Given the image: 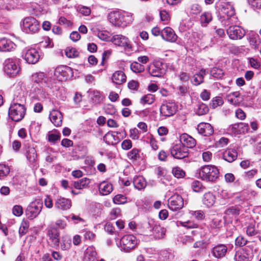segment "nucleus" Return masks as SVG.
Listing matches in <instances>:
<instances>
[{"mask_svg":"<svg viewBox=\"0 0 261 261\" xmlns=\"http://www.w3.org/2000/svg\"><path fill=\"white\" fill-rule=\"evenodd\" d=\"M108 19L113 25L124 27L133 21L132 14L126 12H120L117 11L111 12L108 14Z\"/></svg>","mask_w":261,"mask_h":261,"instance_id":"1","label":"nucleus"},{"mask_svg":"<svg viewBox=\"0 0 261 261\" xmlns=\"http://www.w3.org/2000/svg\"><path fill=\"white\" fill-rule=\"evenodd\" d=\"M32 76L33 81L38 84L45 92L56 90L55 82L52 79L47 77L44 72H37Z\"/></svg>","mask_w":261,"mask_h":261,"instance_id":"2","label":"nucleus"},{"mask_svg":"<svg viewBox=\"0 0 261 261\" xmlns=\"http://www.w3.org/2000/svg\"><path fill=\"white\" fill-rule=\"evenodd\" d=\"M199 176L203 180L215 182L219 177V170L215 166L205 165L201 168Z\"/></svg>","mask_w":261,"mask_h":261,"instance_id":"3","label":"nucleus"},{"mask_svg":"<svg viewBox=\"0 0 261 261\" xmlns=\"http://www.w3.org/2000/svg\"><path fill=\"white\" fill-rule=\"evenodd\" d=\"M138 240L133 234H126L120 240V247L121 250L126 253L135 250L138 245Z\"/></svg>","mask_w":261,"mask_h":261,"instance_id":"4","label":"nucleus"},{"mask_svg":"<svg viewBox=\"0 0 261 261\" xmlns=\"http://www.w3.org/2000/svg\"><path fill=\"white\" fill-rule=\"evenodd\" d=\"M26 113V108L25 106L12 105L9 109L8 115L9 117L15 122L21 121L24 117Z\"/></svg>","mask_w":261,"mask_h":261,"instance_id":"5","label":"nucleus"},{"mask_svg":"<svg viewBox=\"0 0 261 261\" xmlns=\"http://www.w3.org/2000/svg\"><path fill=\"white\" fill-rule=\"evenodd\" d=\"M19 59L9 58L5 61L4 70L6 74L10 76L17 75L20 70Z\"/></svg>","mask_w":261,"mask_h":261,"instance_id":"6","label":"nucleus"},{"mask_svg":"<svg viewBox=\"0 0 261 261\" xmlns=\"http://www.w3.org/2000/svg\"><path fill=\"white\" fill-rule=\"evenodd\" d=\"M39 27V22L33 17L25 18L21 24L22 30L26 33H35L38 31Z\"/></svg>","mask_w":261,"mask_h":261,"instance_id":"7","label":"nucleus"},{"mask_svg":"<svg viewBox=\"0 0 261 261\" xmlns=\"http://www.w3.org/2000/svg\"><path fill=\"white\" fill-rule=\"evenodd\" d=\"M48 243L52 247H57L60 243V232L57 227L54 224L49 225L47 227Z\"/></svg>","mask_w":261,"mask_h":261,"instance_id":"8","label":"nucleus"},{"mask_svg":"<svg viewBox=\"0 0 261 261\" xmlns=\"http://www.w3.org/2000/svg\"><path fill=\"white\" fill-rule=\"evenodd\" d=\"M166 66L160 61H155L150 64L148 67L149 74L155 77H162L166 72Z\"/></svg>","mask_w":261,"mask_h":261,"instance_id":"9","label":"nucleus"},{"mask_svg":"<svg viewBox=\"0 0 261 261\" xmlns=\"http://www.w3.org/2000/svg\"><path fill=\"white\" fill-rule=\"evenodd\" d=\"M42 202L39 199L31 202L26 210V216L28 218L32 220L36 218L41 211Z\"/></svg>","mask_w":261,"mask_h":261,"instance_id":"10","label":"nucleus"},{"mask_svg":"<svg viewBox=\"0 0 261 261\" xmlns=\"http://www.w3.org/2000/svg\"><path fill=\"white\" fill-rule=\"evenodd\" d=\"M172 156L177 159H182L189 155V149L183 144L179 143L174 145L170 149Z\"/></svg>","mask_w":261,"mask_h":261,"instance_id":"11","label":"nucleus"},{"mask_svg":"<svg viewBox=\"0 0 261 261\" xmlns=\"http://www.w3.org/2000/svg\"><path fill=\"white\" fill-rule=\"evenodd\" d=\"M176 111L177 106L174 102H165L160 107V116L166 118L174 115Z\"/></svg>","mask_w":261,"mask_h":261,"instance_id":"12","label":"nucleus"},{"mask_svg":"<svg viewBox=\"0 0 261 261\" xmlns=\"http://www.w3.org/2000/svg\"><path fill=\"white\" fill-rule=\"evenodd\" d=\"M72 69L67 66L61 65L57 67L55 75L60 81H65L72 76Z\"/></svg>","mask_w":261,"mask_h":261,"instance_id":"13","label":"nucleus"},{"mask_svg":"<svg viewBox=\"0 0 261 261\" xmlns=\"http://www.w3.org/2000/svg\"><path fill=\"white\" fill-rule=\"evenodd\" d=\"M168 206L173 211L180 210L184 206L183 198L178 194H174L168 199Z\"/></svg>","mask_w":261,"mask_h":261,"instance_id":"14","label":"nucleus"},{"mask_svg":"<svg viewBox=\"0 0 261 261\" xmlns=\"http://www.w3.org/2000/svg\"><path fill=\"white\" fill-rule=\"evenodd\" d=\"M229 37L233 40L241 39L245 35L244 29L238 25L230 26L227 30Z\"/></svg>","mask_w":261,"mask_h":261,"instance_id":"15","label":"nucleus"},{"mask_svg":"<svg viewBox=\"0 0 261 261\" xmlns=\"http://www.w3.org/2000/svg\"><path fill=\"white\" fill-rule=\"evenodd\" d=\"M23 57L24 59L28 63L32 64L38 62L40 57L38 52L35 48H30L27 50Z\"/></svg>","mask_w":261,"mask_h":261,"instance_id":"16","label":"nucleus"},{"mask_svg":"<svg viewBox=\"0 0 261 261\" xmlns=\"http://www.w3.org/2000/svg\"><path fill=\"white\" fill-rule=\"evenodd\" d=\"M249 125L245 123H235L229 126L228 130L234 134H245L248 132Z\"/></svg>","mask_w":261,"mask_h":261,"instance_id":"17","label":"nucleus"},{"mask_svg":"<svg viewBox=\"0 0 261 261\" xmlns=\"http://www.w3.org/2000/svg\"><path fill=\"white\" fill-rule=\"evenodd\" d=\"M55 206L59 210L66 211L71 207V202L68 199L59 197L55 200Z\"/></svg>","mask_w":261,"mask_h":261,"instance_id":"18","label":"nucleus"},{"mask_svg":"<svg viewBox=\"0 0 261 261\" xmlns=\"http://www.w3.org/2000/svg\"><path fill=\"white\" fill-rule=\"evenodd\" d=\"M111 41L116 45L130 48V42L127 38L121 35H116L112 37Z\"/></svg>","mask_w":261,"mask_h":261,"instance_id":"19","label":"nucleus"},{"mask_svg":"<svg viewBox=\"0 0 261 261\" xmlns=\"http://www.w3.org/2000/svg\"><path fill=\"white\" fill-rule=\"evenodd\" d=\"M161 36L164 40L171 42H175L177 38L173 30L170 27H166L162 30Z\"/></svg>","mask_w":261,"mask_h":261,"instance_id":"20","label":"nucleus"},{"mask_svg":"<svg viewBox=\"0 0 261 261\" xmlns=\"http://www.w3.org/2000/svg\"><path fill=\"white\" fill-rule=\"evenodd\" d=\"M198 132L204 136H209L214 133V129L212 125L208 123H200L197 126Z\"/></svg>","mask_w":261,"mask_h":261,"instance_id":"21","label":"nucleus"},{"mask_svg":"<svg viewBox=\"0 0 261 261\" xmlns=\"http://www.w3.org/2000/svg\"><path fill=\"white\" fill-rule=\"evenodd\" d=\"M62 115L58 110H53L50 112L49 119L56 127L61 126L62 123Z\"/></svg>","mask_w":261,"mask_h":261,"instance_id":"22","label":"nucleus"},{"mask_svg":"<svg viewBox=\"0 0 261 261\" xmlns=\"http://www.w3.org/2000/svg\"><path fill=\"white\" fill-rule=\"evenodd\" d=\"M227 251V247L224 244H219L212 249V254L217 258H221L224 257Z\"/></svg>","mask_w":261,"mask_h":261,"instance_id":"23","label":"nucleus"},{"mask_svg":"<svg viewBox=\"0 0 261 261\" xmlns=\"http://www.w3.org/2000/svg\"><path fill=\"white\" fill-rule=\"evenodd\" d=\"M180 143L183 144L187 148H193L196 145V140L187 134H182L179 137Z\"/></svg>","mask_w":261,"mask_h":261,"instance_id":"24","label":"nucleus"},{"mask_svg":"<svg viewBox=\"0 0 261 261\" xmlns=\"http://www.w3.org/2000/svg\"><path fill=\"white\" fill-rule=\"evenodd\" d=\"M16 45L11 40L5 38L0 39V51H10L15 49Z\"/></svg>","mask_w":261,"mask_h":261,"instance_id":"25","label":"nucleus"},{"mask_svg":"<svg viewBox=\"0 0 261 261\" xmlns=\"http://www.w3.org/2000/svg\"><path fill=\"white\" fill-rule=\"evenodd\" d=\"M253 256L252 253L246 252V249H239L234 255L235 261H250V258Z\"/></svg>","mask_w":261,"mask_h":261,"instance_id":"26","label":"nucleus"},{"mask_svg":"<svg viewBox=\"0 0 261 261\" xmlns=\"http://www.w3.org/2000/svg\"><path fill=\"white\" fill-rule=\"evenodd\" d=\"M226 99L230 104L234 106L239 105L243 101V98L239 92H234L227 94Z\"/></svg>","mask_w":261,"mask_h":261,"instance_id":"27","label":"nucleus"},{"mask_svg":"<svg viewBox=\"0 0 261 261\" xmlns=\"http://www.w3.org/2000/svg\"><path fill=\"white\" fill-rule=\"evenodd\" d=\"M117 132H108L103 137L104 141L109 145H115L119 142Z\"/></svg>","mask_w":261,"mask_h":261,"instance_id":"28","label":"nucleus"},{"mask_svg":"<svg viewBox=\"0 0 261 261\" xmlns=\"http://www.w3.org/2000/svg\"><path fill=\"white\" fill-rule=\"evenodd\" d=\"M112 82L115 84L121 85L126 81V76L123 71H116L112 76Z\"/></svg>","mask_w":261,"mask_h":261,"instance_id":"29","label":"nucleus"},{"mask_svg":"<svg viewBox=\"0 0 261 261\" xmlns=\"http://www.w3.org/2000/svg\"><path fill=\"white\" fill-rule=\"evenodd\" d=\"M238 153L235 149L229 148L223 152V158L228 162L231 163L236 160Z\"/></svg>","mask_w":261,"mask_h":261,"instance_id":"30","label":"nucleus"},{"mask_svg":"<svg viewBox=\"0 0 261 261\" xmlns=\"http://www.w3.org/2000/svg\"><path fill=\"white\" fill-rule=\"evenodd\" d=\"M26 98L23 92L21 90L14 95L13 99L11 103L12 105H23L25 103Z\"/></svg>","mask_w":261,"mask_h":261,"instance_id":"31","label":"nucleus"},{"mask_svg":"<svg viewBox=\"0 0 261 261\" xmlns=\"http://www.w3.org/2000/svg\"><path fill=\"white\" fill-rule=\"evenodd\" d=\"M216 201L215 196L211 192L205 193L203 196L202 202L207 207L212 206Z\"/></svg>","mask_w":261,"mask_h":261,"instance_id":"32","label":"nucleus"},{"mask_svg":"<svg viewBox=\"0 0 261 261\" xmlns=\"http://www.w3.org/2000/svg\"><path fill=\"white\" fill-rule=\"evenodd\" d=\"M98 189L101 194L107 195L112 191L113 186L111 184L103 181L99 185Z\"/></svg>","mask_w":261,"mask_h":261,"instance_id":"33","label":"nucleus"},{"mask_svg":"<svg viewBox=\"0 0 261 261\" xmlns=\"http://www.w3.org/2000/svg\"><path fill=\"white\" fill-rule=\"evenodd\" d=\"M133 184L136 189L140 190L146 187L147 182L142 176H136L134 178Z\"/></svg>","mask_w":261,"mask_h":261,"instance_id":"34","label":"nucleus"},{"mask_svg":"<svg viewBox=\"0 0 261 261\" xmlns=\"http://www.w3.org/2000/svg\"><path fill=\"white\" fill-rule=\"evenodd\" d=\"M26 156L30 163L34 165H36L37 153L34 147H29L26 152Z\"/></svg>","mask_w":261,"mask_h":261,"instance_id":"35","label":"nucleus"},{"mask_svg":"<svg viewBox=\"0 0 261 261\" xmlns=\"http://www.w3.org/2000/svg\"><path fill=\"white\" fill-rule=\"evenodd\" d=\"M96 254L95 249L93 247H89L85 252L83 261H95Z\"/></svg>","mask_w":261,"mask_h":261,"instance_id":"36","label":"nucleus"},{"mask_svg":"<svg viewBox=\"0 0 261 261\" xmlns=\"http://www.w3.org/2000/svg\"><path fill=\"white\" fill-rule=\"evenodd\" d=\"M90 182V179L84 177L73 182L74 187L79 190H81L88 187Z\"/></svg>","mask_w":261,"mask_h":261,"instance_id":"37","label":"nucleus"},{"mask_svg":"<svg viewBox=\"0 0 261 261\" xmlns=\"http://www.w3.org/2000/svg\"><path fill=\"white\" fill-rule=\"evenodd\" d=\"M205 74V71L204 70H201L199 73L195 74L192 81V83L195 86H198L203 82L204 76Z\"/></svg>","mask_w":261,"mask_h":261,"instance_id":"38","label":"nucleus"},{"mask_svg":"<svg viewBox=\"0 0 261 261\" xmlns=\"http://www.w3.org/2000/svg\"><path fill=\"white\" fill-rule=\"evenodd\" d=\"M249 43L254 49L258 48L261 44V40L258 35H253L249 37Z\"/></svg>","mask_w":261,"mask_h":261,"instance_id":"39","label":"nucleus"},{"mask_svg":"<svg viewBox=\"0 0 261 261\" xmlns=\"http://www.w3.org/2000/svg\"><path fill=\"white\" fill-rule=\"evenodd\" d=\"M222 13L227 15L228 18L233 16L235 14L234 8L229 4H226L223 6L221 9Z\"/></svg>","mask_w":261,"mask_h":261,"instance_id":"40","label":"nucleus"},{"mask_svg":"<svg viewBox=\"0 0 261 261\" xmlns=\"http://www.w3.org/2000/svg\"><path fill=\"white\" fill-rule=\"evenodd\" d=\"M240 209L238 206H231L226 210L225 214L229 218L236 217L240 214Z\"/></svg>","mask_w":261,"mask_h":261,"instance_id":"41","label":"nucleus"},{"mask_svg":"<svg viewBox=\"0 0 261 261\" xmlns=\"http://www.w3.org/2000/svg\"><path fill=\"white\" fill-rule=\"evenodd\" d=\"M212 20V14L208 12L202 13L200 17V21L203 26H206Z\"/></svg>","mask_w":261,"mask_h":261,"instance_id":"42","label":"nucleus"},{"mask_svg":"<svg viewBox=\"0 0 261 261\" xmlns=\"http://www.w3.org/2000/svg\"><path fill=\"white\" fill-rule=\"evenodd\" d=\"M246 234L249 237L255 236L258 234V231L255 228V222L250 223L246 227Z\"/></svg>","mask_w":261,"mask_h":261,"instance_id":"43","label":"nucleus"},{"mask_svg":"<svg viewBox=\"0 0 261 261\" xmlns=\"http://www.w3.org/2000/svg\"><path fill=\"white\" fill-rule=\"evenodd\" d=\"M178 223L180 226L188 229L197 228L199 227L198 224L191 220L185 222L179 221Z\"/></svg>","mask_w":261,"mask_h":261,"instance_id":"44","label":"nucleus"},{"mask_svg":"<svg viewBox=\"0 0 261 261\" xmlns=\"http://www.w3.org/2000/svg\"><path fill=\"white\" fill-rule=\"evenodd\" d=\"M9 173V167L5 164H0V179H4Z\"/></svg>","mask_w":261,"mask_h":261,"instance_id":"45","label":"nucleus"},{"mask_svg":"<svg viewBox=\"0 0 261 261\" xmlns=\"http://www.w3.org/2000/svg\"><path fill=\"white\" fill-rule=\"evenodd\" d=\"M172 173L173 175L177 178H183L186 174L185 172L179 167L173 168Z\"/></svg>","mask_w":261,"mask_h":261,"instance_id":"46","label":"nucleus"},{"mask_svg":"<svg viewBox=\"0 0 261 261\" xmlns=\"http://www.w3.org/2000/svg\"><path fill=\"white\" fill-rule=\"evenodd\" d=\"M131 70L135 73H140L144 70V66L138 62H134L130 64Z\"/></svg>","mask_w":261,"mask_h":261,"instance_id":"47","label":"nucleus"},{"mask_svg":"<svg viewBox=\"0 0 261 261\" xmlns=\"http://www.w3.org/2000/svg\"><path fill=\"white\" fill-rule=\"evenodd\" d=\"M223 104V100L220 96H216L212 99L210 103V106L213 109H215L218 107L221 106Z\"/></svg>","mask_w":261,"mask_h":261,"instance_id":"48","label":"nucleus"},{"mask_svg":"<svg viewBox=\"0 0 261 261\" xmlns=\"http://www.w3.org/2000/svg\"><path fill=\"white\" fill-rule=\"evenodd\" d=\"M65 53L66 56L69 58H75L79 55V53L75 48L71 47H67L65 50Z\"/></svg>","mask_w":261,"mask_h":261,"instance_id":"49","label":"nucleus"},{"mask_svg":"<svg viewBox=\"0 0 261 261\" xmlns=\"http://www.w3.org/2000/svg\"><path fill=\"white\" fill-rule=\"evenodd\" d=\"M208 110L209 109L205 104L200 103L198 104L196 113L198 115L201 116L206 114L208 112Z\"/></svg>","mask_w":261,"mask_h":261,"instance_id":"50","label":"nucleus"},{"mask_svg":"<svg viewBox=\"0 0 261 261\" xmlns=\"http://www.w3.org/2000/svg\"><path fill=\"white\" fill-rule=\"evenodd\" d=\"M154 101V96L151 94H148L143 96L140 100V102L143 104H152Z\"/></svg>","mask_w":261,"mask_h":261,"instance_id":"51","label":"nucleus"},{"mask_svg":"<svg viewBox=\"0 0 261 261\" xmlns=\"http://www.w3.org/2000/svg\"><path fill=\"white\" fill-rule=\"evenodd\" d=\"M71 247V240L67 237H63L61 243V248L63 250L69 249Z\"/></svg>","mask_w":261,"mask_h":261,"instance_id":"52","label":"nucleus"},{"mask_svg":"<svg viewBox=\"0 0 261 261\" xmlns=\"http://www.w3.org/2000/svg\"><path fill=\"white\" fill-rule=\"evenodd\" d=\"M152 230L156 233V236L159 239L163 238L165 234V229L160 226H155Z\"/></svg>","mask_w":261,"mask_h":261,"instance_id":"53","label":"nucleus"},{"mask_svg":"<svg viewBox=\"0 0 261 261\" xmlns=\"http://www.w3.org/2000/svg\"><path fill=\"white\" fill-rule=\"evenodd\" d=\"M191 187L193 190L196 192H200L204 189V187L202 186L201 182L197 180H194L192 182Z\"/></svg>","mask_w":261,"mask_h":261,"instance_id":"54","label":"nucleus"},{"mask_svg":"<svg viewBox=\"0 0 261 261\" xmlns=\"http://www.w3.org/2000/svg\"><path fill=\"white\" fill-rule=\"evenodd\" d=\"M127 156L129 160H137L140 158L139 150L136 148H133L127 153Z\"/></svg>","mask_w":261,"mask_h":261,"instance_id":"55","label":"nucleus"},{"mask_svg":"<svg viewBox=\"0 0 261 261\" xmlns=\"http://www.w3.org/2000/svg\"><path fill=\"white\" fill-rule=\"evenodd\" d=\"M127 201L126 197L121 194H118L116 195L113 198V202L117 204H124Z\"/></svg>","mask_w":261,"mask_h":261,"instance_id":"56","label":"nucleus"},{"mask_svg":"<svg viewBox=\"0 0 261 261\" xmlns=\"http://www.w3.org/2000/svg\"><path fill=\"white\" fill-rule=\"evenodd\" d=\"M29 227V223L26 221L21 222L19 229V233L20 236L24 235L28 230Z\"/></svg>","mask_w":261,"mask_h":261,"instance_id":"57","label":"nucleus"},{"mask_svg":"<svg viewBox=\"0 0 261 261\" xmlns=\"http://www.w3.org/2000/svg\"><path fill=\"white\" fill-rule=\"evenodd\" d=\"M202 11L201 6L197 4H193L190 7V13L193 14L197 15Z\"/></svg>","mask_w":261,"mask_h":261,"instance_id":"58","label":"nucleus"},{"mask_svg":"<svg viewBox=\"0 0 261 261\" xmlns=\"http://www.w3.org/2000/svg\"><path fill=\"white\" fill-rule=\"evenodd\" d=\"M211 74L214 77L219 79L222 77L223 72L222 69L216 67L211 70Z\"/></svg>","mask_w":261,"mask_h":261,"instance_id":"59","label":"nucleus"},{"mask_svg":"<svg viewBox=\"0 0 261 261\" xmlns=\"http://www.w3.org/2000/svg\"><path fill=\"white\" fill-rule=\"evenodd\" d=\"M190 214L194 216L196 219L201 220L204 218V213L200 210L199 211H190Z\"/></svg>","mask_w":261,"mask_h":261,"instance_id":"60","label":"nucleus"},{"mask_svg":"<svg viewBox=\"0 0 261 261\" xmlns=\"http://www.w3.org/2000/svg\"><path fill=\"white\" fill-rule=\"evenodd\" d=\"M249 4L254 10L261 8V0H250Z\"/></svg>","mask_w":261,"mask_h":261,"instance_id":"61","label":"nucleus"},{"mask_svg":"<svg viewBox=\"0 0 261 261\" xmlns=\"http://www.w3.org/2000/svg\"><path fill=\"white\" fill-rule=\"evenodd\" d=\"M247 242V240L243 236L238 237L235 240V244L238 246H244Z\"/></svg>","mask_w":261,"mask_h":261,"instance_id":"62","label":"nucleus"},{"mask_svg":"<svg viewBox=\"0 0 261 261\" xmlns=\"http://www.w3.org/2000/svg\"><path fill=\"white\" fill-rule=\"evenodd\" d=\"M13 214L16 216H20L23 213L22 207L20 205H16L12 209Z\"/></svg>","mask_w":261,"mask_h":261,"instance_id":"63","label":"nucleus"},{"mask_svg":"<svg viewBox=\"0 0 261 261\" xmlns=\"http://www.w3.org/2000/svg\"><path fill=\"white\" fill-rule=\"evenodd\" d=\"M211 96V92L207 90H204L200 93V97L204 101H207L210 99Z\"/></svg>","mask_w":261,"mask_h":261,"instance_id":"64","label":"nucleus"}]
</instances>
